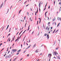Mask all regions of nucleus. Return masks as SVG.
Returning <instances> with one entry per match:
<instances>
[{
    "label": "nucleus",
    "mask_w": 61,
    "mask_h": 61,
    "mask_svg": "<svg viewBox=\"0 0 61 61\" xmlns=\"http://www.w3.org/2000/svg\"><path fill=\"white\" fill-rule=\"evenodd\" d=\"M25 18H26V16H25V17H24V20H25Z\"/></svg>",
    "instance_id": "22"
},
{
    "label": "nucleus",
    "mask_w": 61,
    "mask_h": 61,
    "mask_svg": "<svg viewBox=\"0 0 61 61\" xmlns=\"http://www.w3.org/2000/svg\"><path fill=\"white\" fill-rule=\"evenodd\" d=\"M46 13H47V11L46 12H45V15H46Z\"/></svg>",
    "instance_id": "36"
},
{
    "label": "nucleus",
    "mask_w": 61,
    "mask_h": 61,
    "mask_svg": "<svg viewBox=\"0 0 61 61\" xmlns=\"http://www.w3.org/2000/svg\"><path fill=\"white\" fill-rule=\"evenodd\" d=\"M9 52H10V51H9L8 52V54H9Z\"/></svg>",
    "instance_id": "43"
},
{
    "label": "nucleus",
    "mask_w": 61,
    "mask_h": 61,
    "mask_svg": "<svg viewBox=\"0 0 61 61\" xmlns=\"http://www.w3.org/2000/svg\"><path fill=\"white\" fill-rule=\"evenodd\" d=\"M21 10H20L19 11V13L20 14V12H21Z\"/></svg>",
    "instance_id": "38"
},
{
    "label": "nucleus",
    "mask_w": 61,
    "mask_h": 61,
    "mask_svg": "<svg viewBox=\"0 0 61 61\" xmlns=\"http://www.w3.org/2000/svg\"><path fill=\"white\" fill-rule=\"evenodd\" d=\"M29 30V27H28V30H28V31Z\"/></svg>",
    "instance_id": "30"
},
{
    "label": "nucleus",
    "mask_w": 61,
    "mask_h": 61,
    "mask_svg": "<svg viewBox=\"0 0 61 61\" xmlns=\"http://www.w3.org/2000/svg\"><path fill=\"white\" fill-rule=\"evenodd\" d=\"M12 6H12L10 8V9H11V8H12Z\"/></svg>",
    "instance_id": "29"
},
{
    "label": "nucleus",
    "mask_w": 61,
    "mask_h": 61,
    "mask_svg": "<svg viewBox=\"0 0 61 61\" xmlns=\"http://www.w3.org/2000/svg\"><path fill=\"white\" fill-rule=\"evenodd\" d=\"M42 53H41L40 54V56H41V55H42Z\"/></svg>",
    "instance_id": "59"
},
{
    "label": "nucleus",
    "mask_w": 61,
    "mask_h": 61,
    "mask_svg": "<svg viewBox=\"0 0 61 61\" xmlns=\"http://www.w3.org/2000/svg\"><path fill=\"white\" fill-rule=\"evenodd\" d=\"M61 4V3L60 2H59V5H60Z\"/></svg>",
    "instance_id": "46"
},
{
    "label": "nucleus",
    "mask_w": 61,
    "mask_h": 61,
    "mask_svg": "<svg viewBox=\"0 0 61 61\" xmlns=\"http://www.w3.org/2000/svg\"><path fill=\"white\" fill-rule=\"evenodd\" d=\"M47 35V34L46 33H45L44 34V36H46V35Z\"/></svg>",
    "instance_id": "18"
},
{
    "label": "nucleus",
    "mask_w": 61,
    "mask_h": 61,
    "mask_svg": "<svg viewBox=\"0 0 61 61\" xmlns=\"http://www.w3.org/2000/svg\"><path fill=\"white\" fill-rule=\"evenodd\" d=\"M47 3L46 4V5H45V8H46V5H47Z\"/></svg>",
    "instance_id": "33"
},
{
    "label": "nucleus",
    "mask_w": 61,
    "mask_h": 61,
    "mask_svg": "<svg viewBox=\"0 0 61 61\" xmlns=\"http://www.w3.org/2000/svg\"><path fill=\"white\" fill-rule=\"evenodd\" d=\"M6 55V54H5V55H4V57H5V55Z\"/></svg>",
    "instance_id": "44"
},
{
    "label": "nucleus",
    "mask_w": 61,
    "mask_h": 61,
    "mask_svg": "<svg viewBox=\"0 0 61 61\" xmlns=\"http://www.w3.org/2000/svg\"><path fill=\"white\" fill-rule=\"evenodd\" d=\"M56 25V22H55V25Z\"/></svg>",
    "instance_id": "57"
},
{
    "label": "nucleus",
    "mask_w": 61,
    "mask_h": 61,
    "mask_svg": "<svg viewBox=\"0 0 61 61\" xmlns=\"http://www.w3.org/2000/svg\"><path fill=\"white\" fill-rule=\"evenodd\" d=\"M19 54V53H18L16 54V55H18Z\"/></svg>",
    "instance_id": "41"
},
{
    "label": "nucleus",
    "mask_w": 61,
    "mask_h": 61,
    "mask_svg": "<svg viewBox=\"0 0 61 61\" xmlns=\"http://www.w3.org/2000/svg\"><path fill=\"white\" fill-rule=\"evenodd\" d=\"M17 39H16L15 41V42H16V41H17Z\"/></svg>",
    "instance_id": "62"
},
{
    "label": "nucleus",
    "mask_w": 61,
    "mask_h": 61,
    "mask_svg": "<svg viewBox=\"0 0 61 61\" xmlns=\"http://www.w3.org/2000/svg\"><path fill=\"white\" fill-rule=\"evenodd\" d=\"M29 43H30V40H29Z\"/></svg>",
    "instance_id": "48"
},
{
    "label": "nucleus",
    "mask_w": 61,
    "mask_h": 61,
    "mask_svg": "<svg viewBox=\"0 0 61 61\" xmlns=\"http://www.w3.org/2000/svg\"><path fill=\"white\" fill-rule=\"evenodd\" d=\"M43 27H44V24L43 25Z\"/></svg>",
    "instance_id": "63"
},
{
    "label": "nucleus",
    "mask_w": 61,
    "mask_h": 61,
    "mask_svg": "<svg viewBox=\"0 0 61 61\" xmlns=\"http://www.w3.org/2000/svg\"><path fill=\"white\" fill-rule=\"evenodd\" d=\"M47 39H49V35H47Z\"/></svg>",
    "instance_id": "3"
},
{
    "label": "nucleus",
    "mask_w": 61,
    "mask_h": 61,
    "mask_svg": "<svg viewBox=\"0 0 61 61\" xmlns=\"http://www.w3.org/2000/svg\"><path fill=\"white\" fill-rule=\"evenodd\" d=\"M41 3V2H40V3L39 2V7L40 8V6H41V4H40Z\"/></svg>",
    "instance_id": "4"
},
{
    "label": "nucleus",
    "mask_w": 61,
    "mask_h": 61,
    "mask_svg": "<svg viewBox=\"0 0 61 61\" xmlns=\"http://www.w3.org/2000/svg\"><path fill=\"white\" fill-rule=\"evenodd\" d=\"M11 28H10V30H9V32H10V31L11 30Z\"/></svg>",
    "instance_id": "25"
},
{
    "label": "nucleus",
    "mask_w": 61,
    "mask_h": 61,
    "mask_svg": "<svg viewBox=\"0 0 61 61\" xmlns=\"http://www.w3.org/2000/svg\"><path fill=\"white\" fill-rule=\"evenodd\" d=\"M48 20H49V17H48Z\"/></svg>",
    "instance_id": "50"
},
{
    "label": "nucleus",
    "mask_w": 61,
    "mask_h": 61,
    "mask_svg": "<svg viewBox=\"0 0 61 61\" xmlns=\"http://www.w3.org/2000/svg\"><path fill=\"white\" fill-rule=\"evenodd\" d=\"M35 20H36V17H35Z\"/></svg>",
    "instance_id": "45"
},
{
    "label": "nucleus",
    "mask_w": 61,
    "mask_h": 61,
    "mask_svg": "<svg viewBox=\"0 0 61 61\" xmlns=\"http://www.w3.org/2000/svg\"><path fill=\"white\" fill-rule=\"evenodd\" d=\"M29 5V4L27 5H26V7L27 6H28V5Z\"/></svg>",
    "instance_id": "52"
},
{
    "label": "nucleus",
    "mask_w": 61,
    "mask_h": 61,
    "mask_svg": "<svg viewBox=\"0 0 61 61\" xmlns=\"http://www.w3.org/2000/svg\"><path fill=\"white\" fill-rule=\"evenodd\" d=\"M2 44H2V43H1L0 44V46H1V45H2Z\"/></svg>",
    "instance_id": "54"
},
{
    "label": "nucleus",
    "mask_w": 61,
    "mask_h": 61,
    "mask_svg": "<svg viewBox=\"0 0 61 61\" xmlns=\"http://www.w3.org/2000/svg\"><path fill=\"white\" fill-rule=\"evenodd\" d=\"M58 49V48H56V50H57V49Z\"/></svg>",
    "instance_id": "35"
},
{
    "label": "nucleus",
    "mask_w": 61,
    "mask_h": 61,
    "mask_svg": "<svg viewBox=\"0 0 61 61\" xmlns=\"http://www.w3.org/2000/svg\"><path fill=\"white\" fill-rule=\"evenodd\" d=\"M36 46V44H35L33 46V48H34V47H35Z\"/></svg>",
    "instance_id": "9"
},
{
    "label": "nucleus",
    "mask_w": 61,
    "mask_h": 61,
    "mask_svg": "<svg viewBox=\"0 0 61 61\" xmlns=\"http://www.w3.org/2000/svg\"><path fill=\"white\" fill-rule=\"evenodd\" d=\"M9 27V25H8V26H7V29H8V27Z\"/></svg>",
    "instance_id": "24"
},
{
    "label": "nucleus",
    "mask_w": 61,
    "mask_h": 61,
    "mask_svg": "<svg viewBox=\"0 0 61 61\" xmlns=\"http://www.w3.org/2000/svg\"><path fill=\"white\" fill-rule=\"evenodd\" d=\"M44 45H43V44H42V45H41V47H42V46H44Z\"/></svg>",
    "instance_id": "32"
},
{
    "label": "nucleus",
    "mask_w": 61,
    "mask_h": 61,
    "mask_svg": "<svg viewBox=\"0 0 61 61\" xmlns=\"http://www.w3.org/2000/svg\"><path fill=\"white\" fill-rule=\"evenodd\" d=\"M8 55H7L6 56L5 58L6 59H7V58H8Z\"/></svg>",
    "instance_id": "11"
},
{
    "label": "nucleus",
    "mask_w": 61,
    "mask_h": 61,
    "mask_svg": "<svg viewBox=\"0 0 61 61\" xmlns=\"http://www.w3.org/2000/svg\"><path fill=\"white\" fill-rule=\"evenodd\" d=\"M26 50H25L24 51L23 53H25V52H26Z\"/></svg>",
    "instance_id": "26"
},
{
    "label": "nucleus",
    "mask_w": 61,
    "mask_h": 61,
    "mask_svg": "<svg viewBox=\"0 0 61 61\" xmlns=\"http://www.w3.org/2000/svg\"><path fill=\"white\" fill-rule=\"evenodd\" d=\"M61 18H59V17H58V20L59 21V20H60V19H61Z\"/></svg>",
    "instance_id": "7"
},
{
    "label": "nucleus",
    "mask_w": 61,
    "mask_h": 61,
    "mask_svg": "<svg viewBox=\"0 0 61 61\" xmlns=\"http://www.w3.org/2000/svg\"><path fill=\"white\" fill-rule=\"evenodd\" d=\"M11 56V54H10L8 56V58H10Z\"/></svg>",
    "instance_id": "10"
},
{
    "label": "nucleus",
    "mask_w": 61,
    "mask_h": 61,
    "mask_svg": "<svg viewBox=\"0 0 61 61\" xmlns=\"http://www.w3.org/2000/svg\"><path fill=\"white\" fill-rule=\"evenodd\" d=\"M27 31V30H25L24 31V32L22 33V34L23 35V34L24 33H25V31Z\"/></svg>",
    "instance_id": "17"
},
{
    "label": "nucleus",
    "mask_w": 61,
    "mask_h": 61,
    "mask_svg": "<svg viewBox=\"0 0 61 61\" xmlns=\"http://www.w3.org/2000/svg\"><path fill=\"white\" fill-rule=\"evenodd\" d=\"M49 24H50V22L48 23V25H49Z\"/></svg>",
    "instance_id": "21"
},
{
    "label": "nucleus",
    "mask_w": 61,
    "mask_h": 61,
    "mask_svg": "<svg viewBox=\"0 0 61 61\" xmlns=\"http://www.w3.org/2000/svg\"><path fill=\"white\" fill-rule=\"evenodd\" d=\"M21 51V50L20 49L19 50L17 51V53H18V52H20V51Z\"/></svg>",
    "instance_id": "14"
},
{
    "label": "nucleus",
    "mask_w": 61,
    "mask_h": 61,
    "mask_svg": "<svg viewBox=\"0 0 61 61\" xmlns=\"http://www.w3.org/2000/svg\"><path fill=\"white\" fill-rule=\"evenodd\" d=\"M55 55H57L58 54V53H57L56 52V51H55Z\"/></svg>",
    "instance_id": "13"
},
{
    "label": "nucleus",
    "mask_w": 61,
    "mask_h": 61,
    "mask_svg": "<svg viewBox=\"0 0 61 61\" xmlns=\"http://www.w3.org/2000/svg\"><path fill=\"white\" fill-rule=\"evenodd\" d=\"M10 34H9L8 35V36H10Z\"/></svg>",
    "instance_id": "51"
},
{
    "label": "nucleus",
    "mask_w": 61,
    "mask_h": 61,
    "mask_svg": "<svg viewBox=\"0 0 61 61\" xmlns=\"http://www.w3.org/2000/svg\"><path fill=\"white\" fill-rule=\"evenodd\" d=\"M22 44L21 45V48H22Z\"/></svg>",
    "instance_id": "42"
},
{
    "label": "nucleus",
    "mask_w": 61,
    "mask_h": 61,
    "mask_svg": "<svg viewBox=\"0 0 61 61\" xmlns=\"http://www.w3.org/2000/svg\"><path fill=\"white\" fill-rule=\"evenodd\" d=\"M26 2H27V1H25L24 3V4H25Z\"/></svg>",
    "instance_id": "31"
},
{
    "label": "nucleus",
    "mask_w": 61,
    "mask_h": 61,
    "mask_svg": "<svg viewBox=\"0 0 61 61\" xmlns=\"http://www.w3.org/2000/svg\"><path fill=\"white\" fill-rule=\"evenodd\" d=\"M60 11H61V7H60V8L59 9Z\"/></svg>",
    "instance_id": "23"
},
{
    "label": "nucleus",
    "mask_w": 61,
    "mask_h": 61,
    "mask_svg": "<svg viewBox=\"0 0 61 61\" xmlns=\"http://www.w3.org/2000/svg\"><path fill=\"white\" fill-rule=\"evenodd\" d=\"M14 51H12H12H11V54H13V53H14Z\"/></svg>",
    "instance_id": "6"
},
{
    "label": "nucleus",
    "mask_w": 61,
    "mask_h": 61,
    "mask_svg": "<svg viewBox=\"0 0 61 61\" xmlns=\"http://www.w3.org/2000/svg\"><path fill=\"white\" fill-rule=\"evenodd\" d=\"M19 36L18 37H17V41H18L19 40Z\"/></svg>",
    "instance_id": "16"
},
{
    "label": "nucleus",
    "mask_w": 61,
    "mask_h": 61,
    "mask_svg": "<svg viewBox=\"0 0 61 61\" xmlns=\"http://www.w3.org/2000/svg\"><path fill=\"white\" fill-rule=\"evenodd\" d=\"M38 13V8H37V13Z\"/></svg>",
    "instance_id": "20"
},
{
    "label": "nucleus",
    "mask_w": 61,
    "mask_h": 61,
    "mask_svg": "<svg viewBox=\"0 0 61 61\" xmlns=\"http://www.w3.org/2000/svg\"><path fill=\"white\" fill-rule=\"evenodd\" d=\"M27 56H29V54H27Z\"/></svg>",
    "instance_id": "53"
},
{
    "label": "nucleus",
    "mask_w": 61,
    "mask_h": 61,
    "mask_svg": "<svg viewBox=\"0 0 61 61\" xmlns=\"http://www.w3.org/2000/svg\"><path fill=\"white\" fill-rule=\"evenodd\" d=\"M12 50V51H14V52H15L17 51L16 49H13Z\"/></svg>",
    "instance_id": "2"
},
{
    "label": "nucleus",
    "mask_w": 61,
    "mask_h": 61,
    "mask_svg": "<svg viewBox=\"0 0 61 61\" xmlns=\"http://www.w3.org/2000/svg\"><path fill=\"white\" fill-rule=\"evenodd\" d=\"M30 21H31V17L30 18Z\"/></svg>",
    "instance_id": "64"
},
{
    "label": "nucleus",
    "mask_w": 61,
    "mask_h": 61,
    "mask_svg": "<svg viewBox=\"0 0 61 61\" xmlns=\"http://www.w3.org/2000/svg\"><path fill=\"white\" fill-rule=\"evenodd\" d=\"M38 50L37 49L36 50V53H38Z\"/></svg>",
    "instance_id": "15"
},
{
    "label": "nucleus",
    "mask_w": 61,
    "mask_h": 61,
    "mask_svg": "<svg viewBox=\"0 0 61 61\" xmlns=\"http://www.w3.org/2000/svg\"><path fill=\"white\" fill-rule=\"evenodd\" d=\"M48 29V26H47L46 27V30H47V29Z\"/></svg>",
    "instance_id": "19"
},
{
    "label": "nucleus",
    "mask_w": 61,
    "mask_h": 61,
    "mask_svg": "<svg viewBox=\"0 0 61 61\" xmlns=\"http://www.w3.org/2000/svg\"><path fill=\"white\" fill-rule=\"evenodd\" d=\"M22 59H23V58H22V59L20 60V61L22 60Z\"/></svg>",
    "instance_id": "56"
},
{
    "label": "nucleus",
    "mask_w": 61,
    "mask_h": 61,
    "mask_svg": "<svg viewBox=\"0 0 61 61\" xmlns=\"http://www.w3.org/2000/svg\"><path fill=\"white\" fill-rule=\"evenodd\" d=\"M30 9H31V11H32L33 10L31 8H30Z\"/></svg>",
    "instance_id": "58"
},
{
    "label": "nucleus",
    "mask_w": 61,
    "mask_h": 61,
    "mask_svg": "<svg viewBox=\"0 0 61 61\" xmlns=\"http://www.w3.org/2000/svg\"><path fill=\"white\" fill-rule=\"evenodd\" d=\"M57 57L58 59H60V57H59V56H58Z\"/></svg>",
    "instance_id": "12"
},
{
    "label": "nucleus",
    "mask_w": 61,
    "mask_h": 61,
    "mask_svg": "<svg viewBox=\"0 0 61 61\" xmlns=\"http://www.w3.org/2000/svg\"><path fill=\"white\" fill-rule=\"evenodd\" d=\"M41 22V21H40L39 24H40V23Z\"/></svg>",
    "instance_id": "61"
},
{
    "label": "nucleus",
    "mask_w": 61,
    "mask_h": 61,
    "mask_svg": "<svg viewBox=\"0 0 61 61\" xmlns=\"http://www.w3.org/2000/svg\"><path fill=\"white\" fill-rule=\"evenodd\" d=\"M53 29V27H51V29Z\"/></svg>",
    "instance_id": "47"
},
{
    "label": "nucleus",
    "mask_w": 61,
    "mask_h": 61,
    "mask_svg": "<svg viewBox=\"0 0 61 61\" xmlns=\"http://www.w3.org/2000/svg\"><path fill=\"white\" fill-rule=\"evenodd\" d=\"M27 13L28 14V15H29V13L27 12Z\"/></svg>",
    "instance_id": "40"
},
{
    "label": "nucleus",
    "mask_w": 61,
    "mask_h": 61,
    "mask_svg": "<svg viewBox=\"0 0 61 61\" xmlns=\"http://www.w3.org/2000/svg\"><path fill=\"white\" fill-rule=\"evenodd\" d=\"M50 31H49V32H48V33L49 34H50Z\"/></svg>",
    "instance_id": "55"
},
{
    "label": "nucleus",
    "mask_w": 61,
    "mask_h": 61,
    "mask_svg": "<svg viewBox=\"0 0 61 61\" xmlns=\"http://www.w3.org/2000/svg\"><path fill=\"white\" fill-rule=\"evenodd\" d=\"M51 54H49L48 56V57H49V56H50V57H49V61H50V59H51Z\"/></svg>",
    "instance_id": "1"
},
{
    "label": "nucleus",
    "mask_w": 61,
    "mask_h": 61,
    "mask_svg": "<svg viewBox=\"0 0 61 61\" xmlns=\"http://www.w3.org/2000/svg\"><path fill=\"white\" fill-rule=\"evenodd\" d=\"M59 24H60V23H59L58 25L57 26V27H58V26L59 25Z\"/></svg>",
    "instance_id": "27"
},
{
    "label": "nucleus",
    "mask_w": 61,
    "mask_h": 61,
    "mask_svg": "<svg viewBox=\"0 0 61 61\" xmlns=\"http://www.w3.org/2000/svg\"><path fill=\"white\" fill-rule=\"evenodd\" d=\"M26 24H27V23H26L25 25V27H26Z\"/></svg>",
    "instance_id": "28"
},
{
    "label": "nucleus",
    "mask_w": 61,
    "mask_h": 61,
    "mask_svg": "<svg viewBox=\"0 0 61 61\" xmlns=\"http://www.w3.org/2000/svg\"><path fill=\"white\" fill-rule=\"evenodd\" d=\"M18 33H19V32H18L17 33V34L16 35V36H17V34H18Z\"/></svg>",
    "instance_id": "39"
},
{
    "label": "nucleus",
    "mask_w": 61,
    "mask_h": 61,
    "mask_svg": "<svg viewBox=\"0 0 61 61\" xmlns=\"http://www.w3.org/2000/svg\"><path fill=\"white\" fill-rule=\"evenodd\" d=\"M10 39L9 40V41H10Z\"/></svg>",
    "instance_id": "60"
},
{
    "label": "nucleus",
    "mask_w": 61,
    "mask_h": 61,
    "mask_svg": "<svg viewBox=\"0 0 61 61\" xmlns=\"http://www.w3.org/2000/svg\"><path fill=\"white\" fill-rule=\"evenodd\" d=\"M58 30H57L56 31L55 33H56V32H58Z\"/></svg>",
    "instance_id": "37"
},
{
    "label": "nucleus",
    "mask_w": 61,
    "mask_h": 61,
    "mask_svg": "<svg viewBox=\"0 0 61 61\" xmlns=\"http://www.w3.org/2000/svg\"><path fill=\"white\" fill-rule=\"evenodd\" d=\"M56 20V17H54V21H55V20Z\"/></svg>",
    "instance_id": "34"
},
{
    "label": "nucleus",
    "mask_w": 61,
    "mask_h": 61,
    "mask_svg": "<svg viewBox=\"0 0 61 61\" xmlns=\"http://www.w3.org/2000/svg\"><path fill=\"white\" fill-rule=\"evenodd\" d=\"M31 46V45H30L27 48L25 49H28V48H29Z\"/></svg>",
    "instance_id": "5"
},
{
    "label": "nucleus",
    "mask_w": 61,
    "mask_h": 61,
    "mask_svg": "<svg viewBox=\"0 0 61 61\" xmlns=\"http://www.w3.org/2000/svg\"><path fill=\"white\" fill-rule=\"evenodd\" d=\"M3 4H2L0 5V8H2V7L3 6Z\"/></svg>",
    "instance_id": "8"
},
{
    "label": "nucleus",
    "mask_w": 61,
    "mask_h": 61,
    "mask_svg": "<svg viewBox=\"0 0 61 61\" xmlns=\"http://www.w3.org/2000/svg\"><path fill=\"white\" fill-rule=\"evenodd\" d=\"M48 8V9H49V8H50V6H49Z\"/></svg>",
    "instance_id": "49"
}]
</instances>
